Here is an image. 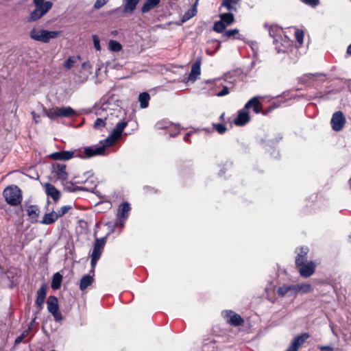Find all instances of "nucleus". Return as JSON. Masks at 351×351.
Segmentation results:
<instances>
[{
  "mask_svg": "<svg viewBox=\"0 0 351 351\" xmlns=\"http://www.w3.org/2000/svg\"><path fill=\"white\" fill-rule=\"evenodd\" d=\"M102 148H96L92 146L84 147L73 151H60L52 153L49 158L55 160H68L74 157L87 159L101 154Z\"/></svg>",
  "mask_w": 351,
  "mask_h": 351,
  "instance_id": "nucleus-1",
  "label": "nucleus"
},
{
  "mask_svg": "<svg viewBox=\"0 0 351 351\" xmlns=\"http://www.w3.org/2000/svg\"><path fill=\"white\" fill-rule=\"evenodd\" d=\"M32 3L34 5V9L27 17L26 21L27 23H34L39 21L53 7V3L51 1L33 0Z\"/></svg>",
  "mask_w": 351,
  "mask_h": 351,
  "instance_id": "nucleus-2",
  "label": "nucleus"
},
{
  "mask_svg": "<svg viewBox=\"0 0 351 351\" xmlns=\"http://www.w3.org/2000/svg\"><path fill=\"white\" fill-rule=\"evenodd\" d=\"M128 122L125 121H121L118 122L113 129L112 133L104 140L103 145H95L93 147L96 148H102L103 150L101 152V154H99L98 156H103L105 154L106 148L109 147L112 145L121 136L123 130L127 126Z\"/></svg>",
  "mask_w": 351,
  "mask_h": 351,
  "instance_id": "nucleus-3",
  "label": "nucleus"
},
{
  "mask_svg": "<svg viewBox=\"0 0 351 351\" xmlns=\"http://www.w3.org/2000/svg\"><path fill=\"white\" fill-rule=\"evenodd\" d=\"M62 34L61 31H49L38 27H33L29 32L31 39L43 43H48Z\"/></svg>",
  "mask_w": 351,
  "mask_h": 351,
  "instance_id": "nucleus-4",
  "label": "nucleus"
},
{
  "mask_svg": "<svg viewBox=\"0 0 351 351\" xmlns=\"http://www.w3.org/2000/svg\"><path fill=\"white\" fill-rule=\"evenodd\" d=\"M43 115L47 116L51 119L58 117H71L76 114L75 111L71 107L53 108L47 110L43 105L40 106Z\"/></svg>",
  "mask_w": 351,
  "mask_h": 351,
  "instance_id": "nucleus-5",
  "label": "nucleus"
},
{
  "mask_svg": "<svg viewBox=\"0 0 351 351\" xmlns=\"http://www.w3.org/2000/svg\"><path fill=\"white\" fill-rule=\"evenodd\" d=\"M95 115L97 117L93 123V128L97 130H102L112 119V114H109L105 105L95 110Z\"/></svg>",
  "mask_w": 351,
  "mask_h": 351,
  "instance_id": "nucleus-6",
  "label": "nucleus"
},
{
  "mask_svg": "<svg viewBox=\"0 0 351 351\" xmlns=\"http://www.w3.org/2000/svg\"><path fill=\"white\" fill-rule=\"evenodd\" d=\"M5 202L11 206H17L22 201L21 191L17 186L6 187L3 193Z\"/></svg>",
  "mask_w": 351,
  "mask_h": 351,
  "instance_id": "nucleus-7",
  "label": "nucleus"
},
{
  "mask_svg": "<svg viewBox=\"0 0 351 351\" xmlns=\"http://www.w3.org/2000/svg\"><path fill=\"white\" fill-rule=\"evenodd\" d=\"M106 236L101 237V238H97L95 239L93 250L91 254V260H90V265H91V271L94 272L95 266L97 263V261L99 260L101 255L102 254L104 247L106 243L107 237Z\"/></svg>",
  "mask_w": 351,
  "mask_h": 351,
  "instance_id": "nucleus-8",
  "label": "nucleus"
},
{
  "mask_svg": "<svg viewBox=\"0 0 351 351\" xmlns=\"http://www.w3.org/2000/svg\"><path fill=\"white\" fill-rule=\"evenodd\" d=\"M220 20L216 21L213 25V30L217 33H222L226 27L232 24L234 16L232 13H223L219 14Z\"/></svg>",
  "mask_w": 351,
  "mask_h": 351,
  "instance_id": "nucleus-9",
  "label": "nucleus"
},
{
  "mask_svg": "<svg viewBox=\"0 0 351 351\" xmlns=\"http://www.w3.org/2000/svg\"><path fill=\"white\" fill-rule=\"evenodd\" d=\"M47 310L53 315L56 322H61L63 316L59 311L58 300L57 297L50 295L47 300Z\"/></svg>",
  "mask_w": 351,
  "mask_h": 351,
  "instance_id": "nucleus-10",
  "label": "nucleus"
},
{
  "mask_svg": "<svg viewBox=\"0 0 351 351\" xmlns=\"http://www.w3.org/2000/svg\"><path fill=\"white\" fill-rule=\"evenodd\" d=\"M346 117L341 111L335 112L331 118L330 125L335 132L341 131L346 124Z\"/></svg>",
  "mask_w": 351,
  "mask_h": 351,
  "instance_id": "nucleus-11",
  "label": "nucleus"
},
{
  "mask_svg": "<svg viewBox=\"0 0 351 351\" xmlns=\"http://www.w3.org/2000/svg\"><path fill=\"white\" fill-rule=\"evenodd\" d=\"M301 277L306 278L311 276L316 268L315 262L311 261L296 267Z\"/></svg>",
  "mask_w": 351,
  "mask_h": 351,
  "instance_id": "nucleus-12",
  "label": "nucleus"
},
{
  "mask_svg": "<svg viewBox=\"0 0 351 351\" xmlns=\"http://www.w3.org/2000/svg\"><path fill=\"white\" fill-rule=\"evenodd\" d=\"M223 317L226 319V322L231 326H239L243 323V319L237 313L232 311H223L221 313Z\"/></svg>",
  "mask_w": 351,
  "mask_h": 351,
  "instance_id": "nucleus-13",
  "label": "nucleus"
},
{
  "mask_svg": "<svg viewBox=\"0 0 351 351\" xmlns=\"http://www.w3.org/2000/svg\"><path fill=\"white\" fill-rule=\"evenodd\" d=\"M276 294L280 298H295L293 284H282L279 286L276 289Z\"/></svg>",
  "mask_w": 351,
  "mask_h": 351,
  "instance_id": "nucleus-14",
  "label": "nucleus"
},
{
  "mask_svg": "<svg viewBox=\"0 0 351 351\" xmlns=\"http://www.w3.org/2000/svg\"><path fill=\"white\" fill-rule=\"evenodd\" d=\"M131 208L130 204L127 202L122 203L118 208L117 212V221L115 223V225H121L123 226L124 222L121 221V219H126L128 217L129 212L130 211Z\"/></svg>",
  "mask_w": 351,
  "mask_h": 351,
  "instance_id": "nucleus-15",
  "label": "nucleus"
},
{
  "mask_svg": "<svg viewBox=\"0 0 351 351\" xmlns=\"http://www.w3.org/2000/svg\"><path fill=\"white\" fill-rule=\"evenodd\" d=\"M51 173L58 180H65L67 178L66 165L58 162L53 163L51 166Z\"/></svg>",
  "mask_w": 351,
  "mask_h": 351,
  "instance_id": "nucleus-16",
  "label": "nucleus"
},
{
  "mask_svg": "<svg viewBox=\"0 0 351 351\" xmlns=\"http://www.w3.org/2000/svg\"><path fill=\"white\" fill-rule=\"evenodd\" d=\"M295 298L298 295L312 293L314 290L313 286L308 283L293 284Z\"/></svg>",
  "mask_w": 351,
  "mask_h": 351,
  "instance_id": "nucleus-17",
  "label": "nucleus"
},
{
  "mask_svg": "<svg viewBox=\"0 0 351 351\" xmlns=\"http://www.w3.org/2000/svg\"><path fill=\"white\" fill-rule=\"evenodd\" d=\"M201 64L202 58L197 57L192 65L191 71L188 77L189 81L193 82L197 80V76L200 75Z\"/></svg>",
  "mask_w": 351,
  "mask_h": 351,
  "instance_id": "nucleus-18",
  "label": "nucleus"
},
{
  "mask_svg": "<svg viewBox=\"0 0 351 351\" xmlns=\"http://www.w3.org/2000/svg\"><path fill=\"white\" fill-rule=\"evenodd\" d=\"M295 253L297 254L295 257L296 267L307 262V255L308 253V248L307 247L296 248Z\"/></svg>",
  "mask_w": 351,
  "mask_h": 351,
  "instance_id": "nucleus-19",
  "label": "nucleus"
},
{
  "mask_svg": "<svg viewBox=\"0 0 351 351\" xmlns=\"http://www.w3.org/2000/svg\"><path fill=\"white\" fill-rule=\"evenodd\" d=\"M247 110L244 108L238 112L237 117L234 121L236 125L243 126L250 121V117Z\"/></svg>",
  "mask_w": 351,
  "mask_h": 351,
  "instance_id": "nucleus-20",
  "label": "nucleus"
},
{
  "mask_svg": "<svg viewBox=\"0 0 351 351\" xmlns=\"http://www.w3.org/2000/svg\"><path fill=\"white\" fill-rule=\"evenodd\" d=\"M251 108H252L253 111L256 114H258L261 112L262 104L259 101V97H254L245 104V109H250Z\"/></svg>",
  "mask_w": 351,
  "mask_h": 351,
  "instance_id": "nucleus-21",
  "label": "nucleus"
},
{
  "mask_svg": "<svg viewBox=\"0 0 351 351\" xmlns=\"http://www.w3.org/2000/svg\"><path fill=\"white\" fill-rule=\"evenodd\" d=\"M26 212L32 223H36L38 221L40 210L37 205L27 206Z\"/></svg>",
  "mask_w": 351,
  "mask_h": 351,
  "instance_id": "nucleus-22",
  "label": "nucleus"
},
{
  "mask_svg": "<svg viewBox=\"0 0 351 351\" xmlns=\"http://www.w3.org/2000/svg\"><path fill=\"white\" fill-rule=\"evenodd\" d=\"M45 192L48 196H50L54 202H57L60 197V191L51 184L46 183L45 184Z\"/></svg>",
  "mask_w": 351,
  "mask_h": 351,
  "instance_id": "nucleus-23",
  "label": "nucleus"
},
{
  "mask_svg": "<svg viewBox=\"0 0 351 351\" xmlns=\"http://www.w3.org/2000/svg\"><path fill=\"white\" fill-rule=\"evenodd\" d=\"M47 287L45 284H43L41 287L37 291V297L36 300V304L40 308H43L45 299L47 295Z\"/></svg>",
  "mask_w": 351,
  "mask_h": 351,
  "instance_id": "nucleus-24",
  "label": "nucleus"
},
{
  "mask_svg": "<svg viewBox=\"0 0 351 351\" xmlns=\"http://www.w3.org/2000/svg\"><path fill=\"white\" fill-rule=\"evenodd\" d=\"M223 37H226L227 38H233L237 39L239 40H243L244 37L243 35L239 34V30L238 29H231L226 31H223Z\"/></svg>",
  "mask_w": 351,
  "mask_h": 351,
  "instance_id": "nucleus-25",
  "label": "nucleus"
},
{
  "mask_svg": "<svg viewBox=\"0 0 351 351\" xmlns=\"http://www.w3.org/2000/svg\"><path fill=\"white\" fill-rule=\"evenodd\" d=\"M160 1V0H146L141 7L142 13H147L151 10L157 7Z\"/></svg>",
  "mask_w": 351,
  "mask_h": 351,
  "instance_id": "nucleus-26",
  "label": "nucleus"
},
{
  "mask_svg": "<svg viewBox=\"0 0 351 351\" xmlns=\"http://www.w3.org/2000/svg\"><path fill=\"white\" fill-rule=\"evenodd\" d=\"M58 217L56 213V212L52 211L49 213H46L43 219L40 221L42 224L50 225L53 223L58 220Z\"/></svg>",
  "mask_w": 351,
  "mask_h": 351,
  "instance_id": "nucleus-27",
  "label": "nucleus"
},
{
  "mask_svg": "<svg viewBox=\"0 0 351 351\" xmlns=\"http://www.w3.org/2000/svg\"><path fill=\"white\" fill-rule=\"evenodd\" d=\"M265 27H268L269 36L274 38V40H277V37L280 36L282 33V29L277 25H265Z\"/></svg>",
  "mask_w": 351,
  "mask_h": 351,
  "instance_id": "nucleus-28",
  "label": "nucleus"
},
{
  "mask_svg": "<svg viewBox=\"0 0 351 351\" xmlns=\"http://www.w3.org/2000/svg\"><path fill=\"white\" fill-rule=\"evenodd\" d=\"M93 282V276L86 274L84 275L80 282V289L82 291L85 290L88 286H90Z\"/></svg>",
  "mask_w": 351,
  "mask_h": 351,
  "instance_id": "nucleus-29",
  "label": "nucleus"
},
{
  "mask_svg": "<svg viewBox=\"0 0 351 351\" xmlns=\"http://www.w3.org/2000/svg\"><path fill=\"white\" fill-rule=\"evenodd\" d=\"M62 280V276L59 272L54 274L51 284V288L54 290L58 289L61 286Z\"/></svg>",
  "mask_w": 351,
  "mask_h": 351,
  "instance_id": "nucleus-30",
  "label": "nucleus"
},
{
  "mask_svg": "<svg viewBox=\"0 0 351 351\" xmlns=\"http://www.w3.org/2000/svg\"><path fill=\"white\" fill-rule=\"evenodd\" d=\"M150 96L149 93L143 92L139 94L138 101L140 102V106L141 108H146L149 106V101Z\"/></svg>",
  "mask_w": 351,
  "mask_h": 351,
  "instance_id": "nucleus-31",
  "label": "nucleus"
},
{
  "mask_svg": "<svg viewBox=\"0 0 351 351\" xmlns=\"http://www.w3.org/2000/svg\"><path fill=\"white\" fill-rule=\"evenodd\" d=\"M325 75L324 73H308V74H305L302 77H301V81L304 83V84H306L308 82V81L309 80H311L312 77H320L319 80L321 82H324L325 81Z\"/></svg>",
  "mask_w": 351,
  "mask_h": 351,
  "instance_id": "nucleus-32",
  "label": "nucleus"
},
{
  "mask_svg": "<svg viewBox=\"0 0 351 351\" xmlns=\"http://www.w3.org/2000/svg\"><path fill=\"white\" fill-rule=\"evenodd\" d=\"M80 59V56L69 57L64 63V68L67 70L71 69Z\"/></svg>",
  "mask_w": 351,
  "mask_h": 351,
  "instance_id": "nucleus-33",
  "label": "nucleus"
},
{
  "mask_svg": "<svg viewBox=\"0 0 351 351\" xmlns=\"http://www.w3.org/2000/svg\"><path fill=\"white\" fill-rule=\"evenodd\" d=\"M109 49L113 52H119L121 50V45L117 40H110L108 43Z\"/></svg>",
  "mask_w": 351,
  "mask_h": 351,
  "instance_id": "nucleus-34",
  "label": "nucleus"
},
{
  "mask_svg": "<svg viewBox=\"0 0 351 351\" xmlns=\"http://www.w3.org/2000/svg\"><path fill=\"white\" fill-rule=\"evenodd\" d=\"M213 128L220 134H224L227 130L226 127L222 123H213Z\"/></svg>",
  "mask_w": 351,
  "mask_h": 351,
  "instance_id": "nucleus-35",
  "label": "nucleus"
},
{
  "mask_svg": "<svg viewBox=\"0 0 351 351\" xmlns=\"http://www.w3.org/2000/svg\"><path fill=\"white\" fill-rule=\"evenodd\" d=\"M72 208L71 206L69 205H65L62 206L59 210H58L57 212H56L58 217H61L64 215H65L70 209Z\"/></svg>",
  "mask_w": 351,
  "mask_h": 351,
  "instance_id": "nucleus-36",
  "label": "nucleus"
},
{
  "mask_svg": "<svg viewBox=\"0 0 351 351\" xmlns=\"http://www.w3.org/2000/svg\"><path fill=\"white\" fill-rule=\"evenodd\" d=\"M295 36L298 43L301 45L303 43L304 32L300 29H297L295 32Z\"/></svg>",
  "mask_w": 351,
  "mask_h": 351,
  "instance_id": "nucleus-37",
  "label": "nucleus"
},
{
  "mask_svg": "<svg viewBox=\"0 0 351 351\" xmlns=\"http://www.w3.org/2000/svg\"><path fill=\"white\" fill-rule=\"evenodd\" d=\"M305 5H307L311 8H316L319 5V0H300Z\"/></svg>",
  "mask_w": 351,
  "mask_h": 351,
  "instance_id": "nucleus-38",
  "label": "nucleus"
},
{
  "mask_svg": "<svg viewBox=\"0 0 351 351\" xmlns=\"http://www.w3.org/2000/svg\"><path fill=\"white\" fill-rule=\"evenodd\" d=\"M170 125H171V123L169 121H158L156 123V127L158 130H162V129L168 128Z\"/></svg>",
  "mask_w": 351,
  "mask_h": 351,
  "instance_id": "nucleus-39",
  "label": "nucleus"
},
{
  "mask_svg": "<svg viewBox=\"0 0 351 351\" xmlns=\"http://www.w3.org/2000/svg\"><path fill=\"white\" fill-rule=\"evenodd\" d=\"M92 38H93L94 47L95 48V49L97 51H100L101 46H100V43H99V37L97 35H93Z\"/></svg>",
  "mask_w": 351,
  "mask_h": 351,
  "instance_id": "nucleus-40",
  "label": "nucleus"
},
{
  "mask_svg": "<svg viewBox=\"0 0 351 351\" xmlns=\"http://www.w3.org/2000/svg\"><path fill=\"white\" fill-rule=\"evenodd\" d=\"M109 0H96L94 4V8L97 10L102 8Z\"/></svg>",
  "mask_w": 351,
  "mask_h": 351,
  "instance_id": "nucleus-41",
  "label": "nucleus"
},
{
  "mask_svg": "<svg viewBox=\"0 0 351 351\" xmlns=\"http://www.w3.org/2000/svg\"><path fill=\"white\" fill-rule=\"evenodd\" d=\"M228 93H229V90H228V86H223L222 90L221 91H219V93H217L216 94V95L217 97H223V96L228 95Z\"/></svg>",
  "mask_w": 351,
  "mask_h": 351,
  "instance_id": "nucleus-42",
  "label": "nucleus"
},
{
  "mask_svg": "<svg viewBox=\"0 0 351 351\" xmlns=\"http://www.w3.org/2000/svg\"><path fill=\"white\" fill-rule=\"evenodd\" d=\"M196 3L197 2L195 3L194 5V8L191 10H189L186 14H185V16H186V19H189L192 16H193L194 15H195L196 14V8H195V6H196Z\"/></svg>",
  "mask_w": 351,
  "mask_h": 351,
  "instance_id": "nucleus-43",
  "label": "nucleus"
},
{
  "mask_svg": "<svg viewBox=\"0 0 351 351\" xmlns=\"http://www.w3.org/2000/svg\"><path fill=\"white\" fill-rule=\"evenodd\" d=\"M221 6H224L228 11H231L233 9L232 3L228 2V0H223Z\"/></svg>",
  "mask_w": 351,
  "mask_h": 351,
  "instance_id": "nucleus-44",
  "label": "nucleus"
},
{
  "mask_svg": "<svg viewBox=\"0 0 351 351\" xmlns=\"http://www.w3.org/2000/svg\"><path fill=\"white\" fill-rule=\"evenodd\" d=\"M82 67L84 70H90L91 69V65L89 62H84L82 64Z\"/></svg>",
  "mask_w": 351,
  "mask_h": 351,
  "instance_id": "nucleus-45",
  "label": "nucleus"
},
{
  "mask_svg": "<svg viewBox=\"0 0 351 351\" xmlns=\"http://www.w3.org/2000/svg\"><path fill=\"white\" fill-rule=\"evenodd\" d=\"M25 335L24 333L21 335L20 336L17 337L14 341L15 344L20 343L23 341V339L25 338Z\"/></svg>",
  "mask_w": 351,
  "mask_h": 351,
  "instance_id": "nucleus-46",
  "label": "nucleus"
},
{
  "mask_svg": "<svg viewBox=\"0 0 351 351\" xmlns=\"http://www.w3.org/2000/svg\"><path fill=\"white\" fill-rule=\"evenodd\" d=\"M321 351H335V349L330 346H321Z\"/></svg>",
  "mask_w": 351,
  "mask_h": 351,
  "instance_id": "nucleus-47",
  "label": "nucleus"
},
{
  "mask_svg": "<svg viewBox=\"0 0 351 351\" xmlns=\"http://www.w3.org/2000/svg\"><path fill=\"white\" fill-rule=\"evenodd\" d=\"M32 115L33 117V119L35 121V123H38L40 121V115L36 114L35 112H32Z\"/></svg>",
  "mask_w": 351,
  "mask_h": 351,
  "instance_id": "nucleus-48",
  "label": "nucleus"
},
{
  "mask_svg": "<svg viewBox=\"0 0 351 351\" xmlns=\"http://www.w3.org/2000/svg\"><path fill=\"white\" fill-rule=\"evenodd\" d=\"M347 53L351 55V44L348 47Z\"/></svg>",
  "mask_w": 351,
  "mask_h": 351,
  "instance_id": "nucleus-49",
  "label": "nucleus"
},
{
  "mask_svg": "<svg viewBox=\"0 0 351 351\" xmlns=\"http://www.w3.org/2000/svg\"><path fill=\"white\" fill-rule=\"evenodd\" d=\"M189 134H186L184 136V140L185 141H189Z\"/></svg>",
  "mask_w": 351,
  "mask_h": 351,
  "instance_id": "nucleus-50",
  "label": "nucleus"
},
{
  "mask_svg": "<svg viewBox=\"0 0 351 351\" xmlns=\"http://www.w3.org/2000/svg\"><path fill=\"white\" fill-rule=\"evenodd\" d=\"M228 2L230 3L236 4L237 3V0H228Z\"/></svg>",
  "mask_w": 351,
  "mask_h": 351,
  "instance_id": "nucleus-51",
  "label": "nucleus"
},
{
  "mask_svg": "<svg viewBox=\"0 0 351 351\" xmlns=\"http://www.w3.org/2000/svg\"><path fill=\"white\" fill-rule=\"evenodd\" d=\"M224 116H225V114H224V113H222V114L220 115V117H219V119H220L221 121H223V119H224Z\"/></svg>",
  "mask_w": 351,
  "mask_h": 351,
  "instance_id": "nucleus-52",
  "label": "nucleus"
},
{
  "mask_svg": "<svg viewBox=\"0 0 351 351\" xmlns=\"http://www.w3.org/2000/svg\"><path fill=\"white\" fill-rule=\"evenodd\" d=\"M178 134V132H174V133H170V136L173 137L176 136Z\"/></svg>",
  "mask_w": 351,
  "mask_h": 351,
  "instance_id": "nucleus-53",
  "label": "nucleus"
},
{
  "mask_svg": "<svg viewBox=\"0 0 351 351\" xmlns=\"http://www.w3.org/2000/svg\"><path fill=\"white\" fill-rule=\"evenodd\" d=\"M318 97H320V98L326 99V98H325V95H324L322 94V93H319V96H318Z\"/></svg>",
  "mask_w": 351,
  "mask_h": 351,
  "instance_id": "nucleus-54",
  "label": "nucleus"
},
{
  "mask_svg": "<svg viewBox=\"0 0 351 351\" xmlns=\"http://www.w3.org/2000/svg\"><path fill=\"white\" fill-rule=\"evenodd\" d=\"M208 344H205V345L204 346V349L205 350V349L206 348V347H208Z\"/></svg>",
  "mask_w": 351,
  "mask_h": 351,
  "instance_id": "nucleus-55",
  "label": "nucleus"
}]
</instances>
